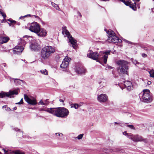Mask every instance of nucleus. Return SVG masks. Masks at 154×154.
<instances>
[{
  "label": "nucleus",
  "instance_id": "5701e85b",
  "mask_svg": "<svg viewBox=\"0 0 154 154\" xmlns=\"http://www.w3.org/2000/svg\"><path fill=\"white\" fill-rule=\"evenodd\" d=\"M53 108H42L41 110H43L49 113H50L51 114H52V113L51 112V110H52Z\"/></svg>",
  "mask_w": 154,
  "mask_h": 154
},
{
  "label": "nucleus",
  "instance_id": "338daca9",
  "mask_svg": "<svg viewBox=\"0 0 154 154\" xmlns=\"http://www.w3.org/2000/svg\"><path fill=\"white\" fill-rule=\"evenodd\" d=\"M153 1H154V0H153Z\"/></svg>",
  "mask_w": 154,
  "mask_h": 154
},
{
  "label": "nucleus",
  "instance_id": "4c0bfd02",
  "mask_svg": "<svg viewBox=\"0 0 154 154\" xmlns=\"http://www.w3.org/2000/svg\"><path fill=\"white\" fill-rule=\"evenodd\" d=\"M31 15L30 14H28L26 15H25L23 16H21L20 17V19H21L22 18H24L26 17H30Z\"/></svg>",
  "mask_w": 154,
  "mask_h": 154
},
{
  "label": "nucleus",
  "instance_id": "6ab92c4d",
  "mask_svg": "<svg viewBox=\"0 0 154 154\" xmlns=\"http://www.w3.org/2000/svg\"><path fill=\"white\" fill-rule=\"evenodd\" d=\"M98 83L101 88L105 87L106 85L107 82L106 80L103 79H100L98 81Z\"/></svg>",
  "mask_w": 154,
  "mask_h": 154
},
{
  "label": "nucleus",
  "instance_id": "473e14b6",
  "mask_svg": "<svg viewBox=\"0 0 154 154\" xmlns=\"http://www.w3.org/2000/svg\"><path fill=\"white\" fill-rule=\"evenodd\" d=\"M8 21L10 22L11 24H14L16 23V21L15 20H12L11 19H9L8 20Z\"/></svg>",
  "mask_w": 154,
  "mask_h": 154
},
{
  "label": "nucleus",
  "instance_id": "c85d7f7f",
  "mask_svg": "<svg viewBox=\"0 0 154 154\" xmlns=\"http://www.w3.org/2000/svg\"><path fill=\"white\" fill-rule=\"evenodd\" d=\"M122 2H123L125 5L127 6H129L131 5L129 2L125 1V0H120Z\"/></svg>",
  "mask_w": 154,
  "mask_h": 154
},
{
  "label": "nucleus",
  "instance_id": "20e7f679",
  "mask_svg": "<svg viewBox=\"0 0 154 154\" xmlns=\"http://www.w3.org/2000/svg\"><path fill=\"white\" fill-rule=\"evenodd\" d=\"M116 63L119 66L118 67V71L119 73L128 75V62L125 60H120L118 61Z\"/></svg>",
  "mask_w": 154,
  "mask_h": 154
},
{
  "label": "nucleus",
  "instance_id": "2f4dec72",
  "mask_svg": "<svg viewBox=\"0 0 154 154\" xmlns=\"http://www.w3.org/2000/svg\"><path fill=\"white\" fill-rule=\"evenodd\" d=\"M79 106L77 104H74L73 105H71V108L73 107L75 109H77L78 108Z\"/></svg>",
  "mask_w": 154,
  "mask_h": 154
},
{
  "label": "nucleus",
  "instance_id": "69168bd1",
  "mask_svg": "<svg viewBox=\"0 0 154 154\" xmlns=\"http://www.w3.org/2000/svg\"><path fill=\"white\" fill-rule=\"evenodd\" d=\"M8 24H9V25H10V23H8Z\"/></svg>",
  "mask_w": 154,
  "mask_h": 154
},
{
  "label": "nucleus",
  "instance_id": "f704fd0d",
  "mask_svg": "<svg viewBox=\"0 0 154 154\" xmlns=\"http://www.w3.org/2000/svg\"><path fill=\"white\" fill-rule=\"evenodd\" d=\"M83 135V134H79L77 138L79 140L81 139L82 138Z\"/></svg>",
  "mask_w": 154,
  "mask_h": 154
},
{
  "label": "nucleus",
  "instance_id": "774afa93",
  "mask_svg": "<svg viewBox=\"0 0 154 154\" xmlns=\"http://www.w3.org/2000/svg\"><path fill=\"white\" fill-rule=\"evenodd\" d=\"M153 133H154V131L153 132Z\"/></svg>",
  "mask_w": 154,
  "mask_h": 154
},
{
  "label": "nucleus",
  "instance_id": "37998d69",
  "mask_svg": "<svg viewBox=\"0 0 154 154\" xmlns=\"http://www.w3.org/2000/svg\"><path fill=\"white\" fill-rule=\"evenodd\" d=\"M34 17H35L37 19H38V20H40V18H39V17H38V16H36V15H34L33 16Z\"/></svg>",
  "mask_w": 154,
  "mask_h": 154
},
{
  "label": "nucleus",
  "instance_id": "bb28decb",
  "mask_svg": "<svg viewBox=\"0 0 154 154\" xmlns=\"http://www.w3.org/2000/svg\"><path fill=\"white\" fill-rule=\"evenodd\" d=\"M149 72L150 74V76L154 78V70L152 69Z\"/></svg>",
  "mask_w": 154,
  "mask_h": 154
},
{
  "label": "nucleus",
  "instance_id": "3c124183",
  "mask_svg": "<svg viewBox=\"0 0 154 154\" xmlns=\"http://www.w3.org/2000/svg\"><path fill=\"white\" fill-rule=\"evenodd\" d=\"M13 109H14V110H16L17 109V108L16 106H15L14 107Z\"/></svg>",
  "mask_w": 154,
  "mask_h": 154
},
{
  "label": "nucleus",
  "instance_id": "603ef678",
  "mask_svg": "<svg viewBox=\"0 0 154 154\" xmlns=\"http://www.w3.org/2000/svg\"><path fill=\"white\" fill-rule=\"evenodd\" d=\"M114 124H116L119 125H120V123H117V122H114Z\"/></svg>",
  "mask_w": 154,
  "mask_h": 154
},
{
  "label": "nucleus",
  "instance_id": "8fccbe9b",
  "mask_svg": "<svg viewBox=\"0 0 154 154\" xmlns=\"http://www.w3.org/2000/svg\"><path fill=\"white\" fill-rule=\"evenodd\" d=\"M55 134L56 135L58 134V136H60V133H56Z\"/></svg>",
  "mask_w": 154,
  "mask_h": 154
},
{
  "label": "nucleus",
  "instance_id": "72a5a7b5",
  "mask_svg": "<svg viewBox=\"0 0 154 154\" xmlns=\"http://www.w3.org/2000/svg\"><path fill=\"white\" fill-rule=\"evenodd\" d=\"M127 126L129 128L132 129H135V128L134 126L132 125H127Z\"/></svg>",
  "mask_w": 154,
  "mask_h": 154
},
{
  "label": "nucleus",
  "instance_id": "052dcab7",
  "mask_svg": "<svg viewBox=\"0 0 154 154\" xmlns=\"http://www.w3.org/2000/svg\"><path fill=\"white\" fill-rule=\"evenodd\" d=\"M128 82L129 83V84H131V82Z\"/></svg>",
  "mask_w": 154,
  "mask_h": 154
},
{
  "label": "nucleus",
  "instance_id": "13d9d810",
  "mask_svg": "<svg viewBox=\"0 0 154 154\" xmlns=\"http://www.w3.org/2000/svg\"><path fill=\"white\" fill-rule=\"evenodd\" d=\"M63 136V134L62 133H60V136Z\"/></svg>",
  "mask_w": 154,
  "mask_h": 154
},
{
  "label": "nucleus",
  "instance_id": "5fc2aeb1",
  "mask_svg": "<svg viewBox=\"0 0 154 154\" xmlns=\"http://www.w3.org/2000/svg\"><path fill=\"white\" fill-rule=\"evenodd\" d=\"M108 68H109V69H111L112 68V67L110 66H108Z\"/></svg>",
  "mask_w": 154,
  "mask_h": 154
},
{
  "label": "nucleus",
  "instance_id": "f03ea898",
  "mask_svg": "<svg viewBox=\"0 0 154 154\" xmlns=\"http://www.w3.org/2000/svg\"><path fill=\"white\" fill-rule=\"evenodd\" d=\"M55 51V48L54 47L50 46L44 47L42 48L41 51V58L44 60L49 59Z\"/></svg>",
  "mask_w": 154,
  "mask_h": 154
},
{
  "label": "nucleus",
  "instance_id": "a211bd4d",
  "mask_svg": "<svg viewBox=\"0 0 154 154\" xmlns=\"http://www.w3.org/2000/svg\"><path fill=\"white\" fill-rule=\"evenodd\" d=\"M75 71L78 74H81L85 73V72L86 70L84 67L80 66L79 67H76Z\"/></svg>",
  "mask_w": 154,
  "mask_h": 154
},
{
  "label": "nucleus",
  "instance_id": "c03bdc74",
  "mask_svg": "<svg viewBox=\"0 0 154 154\" xmlns=\"http://www.w3.org/2000/svg\"><path fill=\"white\" fill-rule=\"evenodd\" d=\"M143 48L146 51H148L149 50V49L147 47H144Z\"/></svg>",
  "mask_w": 154,
  "mask_h": 154
},
{
  "label": "nucleus",
  "instance_id": "6e6d98bb",
  "mask_svg": "<svg viewBox=\"0 0 154 154\" xmlns=\"http://www.w3.org/2000/svg\"><path fill=\"white\" fill-rule=\"evenodd\" d=\"M127 42L129 43V44H132V42H130L129 41H127Z\"/></svg>",
  "mask_w": 154,
  "mask_h": 154
},
{
  "label": "nucleus",
  "instance_id": "cd10ccee",
  "mask_svg": "<svg viewBox=\"0 0 154 154\" xmlns=\"http://www.w3.org/2000/svg\"><path fill=\"white\" fill-rule=\"evenodd\" d=\"M40 71L41 72L42 74L46 75L48 74V71L46 69L41 70Z\"/></svg>",
  "mask_w": 154,
  "mask_h": 154
},
{
  "label": "nucleus",
  "instance_id": "a18cd8bd",
  "mask_svg": "<svg viewBox=\"0 0 154 154\" xmlns=\"http://www.w3.org/2000/svg\"><path fill=\"white\" fill-rule=\"evenodd\" d=\"M6 65V64L5 63H2V66H4V67H5Z\"/></svg>",
  "mask_w": 154,
  "mask_h": 154
},
{
  "label": "nucleus",
  "instance_id": "393cba45",
  "mask_svg": "<svg viewBox=\"0 0 154 154\" xmlns=\"http://www.w3.org/2000/svg\"><path fill=\"white\" fill-rule=\"evenodd\" d=\"M51 5H52L54 8H55L57 10H58V11H60V8H59L58 5L55 4V3L52 2H51Z\"/></svg>",
  "mask_w": 154,
  "mask_h": 154
},
{
  "label": "nucleus",
  "instance_id": "7ed1b4c3",
  "mask_svg": "<svg viewBox=\"0 0 154 154\" xmlns=\"http://www.w3.org/2000/svg\"><path fill=\"white\" fill-rule=\"evenodd\" d=\"M51 112L53 115L60 118L67 117L69 113L68 109L64 107L53 108Z\"/></svg>",
  "mask_w": 154,
  "mask_h": 154
},
{
  "label": "nucleus",
  "instance_id": "09e8293b",
  "mask_svg": "<svg viewBox=\"0 0 154 154\" xmlns=\"http://www.w3.org/2000/svg\"><path fill=\"white\" fill-rule=\"evenodd\" d=\"M16 104H22V103L21 102H19L18 103H16Z\"/></svg>",
  "mask_w": 154,
  "mask_h": 154
},
{
  "label": "nucleus",
  "instance_id": "0eeeda50",
  "mask_svg": "<svg viewBox=\"0 0 154 154\" xmlns=\"http://www.w3.org/2000/svg\"><path fill=\"white\" fill-rule=\"evenodd\" d=\"M19 91V89L17 88L13 91L10 90L8 92L2 91L0 93V98H2L5 97L10 98L12 97L13 95L18 94Z\"/></svg>",
  "mask_w": 154,
  "mask_h": 154
},
{
  "label": "nucleus",
  "instance_id": "b1692460",
  "mask_svg": "<svg viewBox=\"0 0 154 154\" xmlns=\"http://www.w3.org/2000/svg\"><path fill=\"white\" fill-rule=\"evenodd\" d=\"M106 32L110 36H112L115 35V34L114 31L111 30H109L108 31H106Z\"/></svg>",
  "mask_w": 154,
  "mask_h": 154
},
{
  "label": "nucleus",
  "instance_id": "49530a36",
  "mask_svg": "<svg viewBox=\"0 0 154 154\" xmlns=\"http://www.w3.org/2000/svg\"><path fill=\"white\" fill-rule=\"evenodd\" d=\"M78 14L80 16V17H82V15L80 12H78Z\"/></svg>",
  "mask_w": 154,
  "mask_h": 154
},
{
  "label": "nucleus",
  "instance_id": "ddd939ff",
  "mask_svg": "<svg viewBox=\"0 0 154 154\" xmlns=\"http://www.w3.org/2000/svg\"><path fill=\"white\" fill-rule=\"evenodd\" d=\"M68 57H66L65 58L62 64L60 65L61 68L64 69L68 66L69 61H70Z\"/></svg>",
  "mask_w": 154,
  "mask_h": 154
},
{
  "label": "nucleus",
  "instance_id": "0e129e2a",
  "mask_svg": "<svg viewBox=\"0 0 154 154\" xmlns=\"http://www.w3.org/2000/svg\"><path fill=\"white\" fill-rule=\"evenodd\" d=\"M18 24L19 25H20V23H18Z\"/></svg>",
  "mask_w": 154,
  "mask_h": 154
},
{
  "label": "nucleus",
  "instance_id": "423d86ee",
  "mask_svg": "<svg viewBox=\"0 0 154 154\" xmlns=\"http://www.w3.org/2000/svg\"><path fill=\"white\" fill-rule=\"evenodd\" d=\"M62 32L63 34H65L67 35L69 39V42L72 45V46L74 49H76L77 48V41L70 35L69 32L66 29V26L63 27Z\"/></svg>",
  "mask_w": 154,
  "mask_h": 154
},
{
  "label": "nucleus",
  "instance_id": "e2e57ef3",
  "mask_svg": "<svg viewBox=\"0 0 154 154\" xmlns=\"http://www.w3.org/2000/svg\"><path fill=\"white\" fill-rule=\"evenodd\" d=\"M121 151V150H119V151L120 152Z\"/></svg>",
  "mask_w": 154,
  "mask_h": 154
},
{
  "label": "nucleus",
  "instance_id": "c9c22d12",
  "mask_svg": "<svg viewBox=\"0 0 154 154\" xmlns=\"http://www.w3.org/2000/svg\"><path fill=\"white\" fill-rule=\"evenodd\" d=\"M48 99H46L45 101H44V103H45L46 104V105H44L45 106H47L49 104V103L48 102Z\"/></svg>",
  "mask_w": 154,
  "mask_h": 154
},
{
  "label": "nucleus",
  "instance_id": "79ce46f5",
  "mask_svg": "<svg viewBox=\"0 0 154 154\" xmlns=\"http://www.w3.org/2000/svg\"><path fill=\"white\" fill-rule=\"evenodd\" d=\"M142 56L143 57H147V55L144 53H143L142 54Z\"/></svg>",
  "mask_w": 154,
  "mask_h": 154
},
{
  "label": "nucleus",
  "instance_id": "58836bf2",
  "mask_svg": "<svg viewBox=\"0 0 154 154\" xmlns=\"http://www.w3.org/2000/svg\"><path fill=\"white\" fill-rule=\"evenodd\" d=\"M134 4L135 5H134V4H133L132 5H131L130 7L131 8L133 9H134V8H135V5H136V3L135 2H134Z\"/></svg>",
  "mask_w": 154,
  "mask_h": 154
},
{
  "label": "nucleus",
  "instance_id": "e433bc0d",
  "mask_svg": "<svg viewBox=\"0 0 154 154\" xmlns=\"http://www.w3.org/2000/svg\"><path fill=\"white\" fill-rule=\"evenodd\" d=\"M38 104H41L42 105H46V104H45V103H44V102L42 101V100H40V101L38 103Z\"/></svg>",
  "mask_w": 154,
  "mask_h": 154
},
{
  "label": "nucleus",
  "instance_id": "a878e982",
  "mask_svg": "<svg viewBox=\"0 0 154 154\" xmlns=\"http://www.w3.org/2000/svg\"><path fill=\"white\" fill-rule=\"evenodd\" d=\"M132 62H133V63L136 65V64H137L138 66H137L138 67H140V65H143L144 66V64L143 63H140L139 62H137V60H133Z\"/></svg>",
  "mask_w": 154,
  "mask_h": 154
},
{
  "label": "nucleus",
  "instance_id": "412c9836",
  "mask_svg": "<svg viewBox=\"0 0 154 154\" xmlns=\"http://www.w3.org/2000/svg\"><path fill=\"white\" fill-rule=\"evenodd\" d=\"M14 130L17 132V136H18L20 138H21V137H23V131L17 128H14Z\"/></svg>",
  "mask_w": 154,
  "mask_h": 154
},
{
  "label": "nucleus",
  "instance_id": "bf43d9fd",
  "mask_svg": "<svg viewBox=\"0 0 154 154\" xmlns=\"http://www.w3.org/2000/svg\"><path fill=\"white\" fill-rule=\"evenodd\" d=\"M124 135L127 136V134H126V133H125V134Z\"/></svg>",
  "mask_w": 154,
  "mask_h": 154
},
{
  "label": "nucleus",
  "instance_id": "1a4fd4ad",
  "mask_svg": "<svg viewBox=\"0 0 154 154\" xmlns=\"http://www.w3.org/2000/svg\"><path fill=\"white\" fill-rule=\"evenodd\" d=\"M30 48L32 51H38L40 49L41 47L36 42L32 41L30 45Z\"/></svg>",
  "mask_w": 154,
  "mask_h": 154
},
{
  "label": "nucleus",
  "instance_id": "9d476101",
  "mask_svg": "<svg viewBox=\"0 0 154 154\" xmlns=\"http://www.w3.org/2000/svg\"><path fill=\"white\" fill-rule=\"evenodd\" d=\"M107 40L109 42H114V43H121L122 42V40L119 39L115 35L109 37Z\"/></svg>",
  "mask_w": 154,
  "mask_h": 154
},
{
  "label": "nucleus",
  "instance_id": "f257e3e1",
  "mask_svg": "<svg viewBox=\"0 0 154 154\" xmlns=\"http://www.w3.org/2000/svg\"><path fill=\"white\" fill-rule=\"evenodd\" d=\"M110 51H111L100 52L99 54L90 50L89 51V53L87 54V56L88 57L96 60L97 61L100 62L103 61L104 63H106L108 55L110 54Z\"/></svg>",
  "mask_w": 154,
  "mask_h": 154
},
{
  "label": "nucleus",
  "instance_id": "dca6fc26",
  "mask_svg": "<svg viewBox=\"0 0 154 154\" xmlns=\"http://www.w3.org/2000/svg\"><path fill=\"white\" fill-rule=\"evenodd\" d=\"M133 141L134 142L143 141L146 143L147 140L146 139H143L141 136H139L138 135H134Z\"/></svg>",
  "mask_w": 154,
  "mask_h": 154
},
{
  "label": "nucleus",
  "instance_id": "f3484780",
  "mask_svg": "<svg viewBox=\"0 0 154 154\" xmlns=\"http://www.w3.org/2000/svg\"><path fill=\"white\" fill-rule=\"evenodd\" d=\"M47 33V32L45 29L40 28V30H39L38 33L36 34L39 36L44 37L46 35Z\"/></svg>",
  "mask_w": 154,
  "mask_h": 154
},
{
  "label": "nucleus",
  "instance_id": "9b49d317",
  "mask_svg": "<svg viewBox=\"0 0 154 154\" xmlns=\"http://www.w3.org/2000/svg\"><path fill=\"white\" fill-rule=\"evenodd\" d=\"M24 96L25 100L29 104L32 105H35L37 104L36 100L35 99H30L26 94H24Z\"/></svg>",
  "mask_w": 154,
  "mask_h": 154
},
{
  "label": "nucleus",
  "instance_id": "4468645a",
  "mask_svg": "<svg viewBox=\"0 0 154 154\" xmlns=\"http://www.w3.org/2000/svg\"><path fill=\"white\" fill-rule=\"evenodd\" d=\"M9 37L5 34L0 36V44H2L7 43L9 40Z\"/></svg>",
  "mask_w": 154,
  "mask_h": 154
},
{
  "label": "nucleus",
  "instance_id": "2eb2a0df",
  "mask_svg": "<svg viewBox=\"0 0 154 154\" xmlns=\"http://www.w3.org/2000/svg\"><path fill=\"white\" fill-rule=\"evenodd\" d=\"M24 49V48L23 46L20 45L17 46L13 49L14 53L17 54H20Z\"/></svg>",
  "mask_w": 154,
  "mask_h": 154
},
{
  "label": "nucleus",
  "instance_id": "39448f33",
  "mask_svg": "<svg viewBox=\"0 0 154 154\" xmlns=\"http://www.w3.org/2000/svg\"><path fill=\"white\" fill-rule=\"evenodd\" d=\"M140 100L142 102L149 103L152 100V97L148 89L143 90L139 95Z\"/></svg>",
  "mask_w": 154,
  "mask_h": 154
},
{
  "label": "nucleus",
  "instance_id": "a19ab883",
  "mask_svg": "<svg viewBox=\"0 0 154 154\" xmlns=\"http://www.w3.org/2000/svg\"><path fill=\"white\" fill-rule=\"evenodd\" d=\"M65 97H63L62 99H60L59 100V101L63 103L64 101L65 100Z\"/></svg>",
  "mask_w": 154,
  "mask_h": 154
},
{
  "label": "nucleus",
  "instance_id": "de8ad7c7",
  "mask_svg": "<svg viewBox=\"0 0 154 154\" xmlns=\"http://www.w3.org/2000/svg\"><path fill=\"white\" fill-rule=\"evenodd\" d=\"M147 84L149 85H150L151 84V82L150 81H148L147 82Z\"/></svg>",
  "mask_w": 154,
  "mask_h": 154
},
{
  "label": "nucleus",
  "instance_id": "4be33fe9",
  "mask_svg": "<svg viewBox=\"0 0 154 154\" xmlns=\"http://www.w3.org/2000/svg\"><path fill=\"white\" fill-rule=\"evenodd\" d=\"M125 133H126V134H127V136L128 137L133 141L134 135H133L131 133H127L126 131H125L124 132H123V134H125Z\"/></svg>",
  "mask_w": 154,
  "mask_h": 154
},
{
  "label": "nucleus",
  "instance_id": "4d7b16f0",
  "mask_svg": "<svg viewBox=\"0 0 154 154\" xmlns=\"http://www.w3.org/2000/svg\"><path fill=\"white\" fill-rule=\"evenodd\" d=\"M140 0H133L134 1L139 2Z\"/></svg>",
  "mask_w": 154,
  "mask_h": 154
},
{
  "label": "nucleus",
  "instance_id": "6e6552de",
  "mask_svg": "<svg viewBox=\"0 0 154 154\" xmlns=\"http://www.w3.org/2000/svg\"><path fill=\"white\" fill-rule=\"evenodd\" d=\"M40 27L38 23L36 22H34L31 23L29 27V30L32 32L37 33L40 30Z\"/></svg>",
  "mask_w": 154,
  "mask_h": 154
},
{
  "label": "nucleus",
  "instance_id": "864d4df0",
  "mask_svg": "<svg viewBox=\"0 0 154 154\" xmlns=\"http://www.w3.org/2000/svg\"><path fill=\"white\" fill-rule=\"evenodd\" d=\"M20 102H21V103H22L23 104V99L22 98L21 100H20Z\"/></svg>",
  "mask_w": 154,
  "mask_h": 154
},
{
  "label": "nucleus",
  "instance_id": "f8f14e48",
  "mask_svg": "<svg viewBox=\"0 0 154 154\" xmlns=\"http://www.w3.org/2000/svg\"><path fill=\"white\" fill-rule=\"evenodd\" d=\"M97 100L100 103L106 102L108 100V97L106 94H101L98 96Z\"/></svg>",
  "mask_w": 154,
  "mask_h": 154
},
{
  "label": "nucleus",
  "instance_id": "ea45409f",
  "mask_svg": "<svg viewBox=\"0 0 154 154\" xmlns=\"http://www.w3.org/2000/svg\"><path fill=\"white\" fill-rule=\"evenodd\" d=\"M125 87H127V88L128 90L129 91L131 90V85L127 86L125 85Z\"/></svg>",
  "mask_w": 154,
  "mask_h": 154
},
{
  "label": "nucleus",
  "instance_id": "aec40b11",
  "mask_svg": "<svg viewBox=\"0 0 154 154\" xmlns=\"http://www.w3.org/2000/svg\"><path fill=\"white\" fill-rule=\"evenodd\" d=\"M10 81L11 82H12V81H14V83L17 85H19L21 84V83H24V81L23 80H20L18 79H14V78H10Z\"/></svg>",
  "mask_w": 154,
  "mask_h": 154
},
{
  "label": "nucleus",
  "instance_id": "c756f323",
  "mask_svg": "<svg viewBox=\"0 0 154 154\" xmlns=\"http://www.w3.org/2000/svg\"><path fill=\"white\" fill-rule=\"evenodd\" d=\"M15 154H25L24 152L19 150H16L14 152Z\"/></svg>",
  "mask_w": 154,
  "mask_h": 154
},
{
  "label": "nucleus",
  "instance_id": "680f3d73",
  "mask_svg": "<svg viewBox=\"0 0 154 154\" xmlns=\"http://www.w3.org/2000/svg\"><path fill=\"white\" fill-rule=\"evenodd\" d=\"M105 152H106V154H109H109H107V152H106V151H105Z\"/></svg>",
  "mask_w": 154,
  "mask_h": 154
},
{
  "label": "nucleus",
  "instance_id": "7c9ffc66",
  "mask_svg": "<svg viewBox=\"0 0 154 154\" xmlns=\"http://www.w3.org/2000/svg\"><path fill=\"white\" fill-rule=\"evenodd\" d=\"M2 108H5L6 111H10L11 110V109L9 107H8L7 105L3 106Z\"/></svg>",
  "mask_w": 154,
  "mask_h": 154
}]
</instances>
